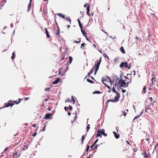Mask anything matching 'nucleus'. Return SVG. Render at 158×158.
<instances>
[{
	"label": "nucleus",
	"instance_id": "obj_64",
	"mask_svg": "<svg viewBox=\"0 0 158 158\" xmlns=\"http://www.w3.org/2000/svg\"><path fill=\"white\" fill-rule=\"evenodd\" d=\"M103 135L104 136L106 137L107 136V133H104L103 134Z\"/></svg>",
	"mask_w": 158,
	"mask_h": 158
},
{
	"label": "nucleus",
	"instance_id": "obj_13",
	"mask_svg": "<svg viewBox=\"0 0 158 158\" xmlns=\"http://www.w3.org/2000/svg\"><path fill=\"white\" fill-rule=\"evenodd\" d=\"M45 31V33L46 34L47 37L48 38H49L50 37V35L49 34V32L48 31V30L47 28H44Z\"/></svg>",
	"mask_w": 158,
	"mask_h": 158
},
{
	"label": "nucleus",
	"instance_id": "obj_39",
	"mask_svg": "<svg viewBox=\"0 0 158 158\" xmlns=\"http://www.w3.org/2000/svg\"><path fill=\"white\" fill-rule=\"evenodd\" d=\"M66 20H68L69 21L70 23V24H71V20L69 18H67V17H66Z\"/></svg>",
	"mask_w": 158,
	"mask_h": 158
},
{
	"label": "nucleus",
	"instance_id": "obj_17",
	"mask_svg": "<svg viewBox=\"0 0 158 158\" xmlns=\"http://www.w3.org/2000/svg\"><path fill=\"white\" fill-rule=\"evenodd\" d=\"M77 20L78 21V24H79V26L80 28H83V26L82 25V24L81 23V22L80 21V20L79 19H77Z\"/></svg>",
	"mask_w": 158,
	"mask_h": 158
},
{
	"label": "nucleus",
	"instance_id": "obj_6",
	"mask_svg": "<svg viewBox=\"0 0 158 158\" xmlns=\"http://www.w3.org/2000/svg\"><path fill=\"white\" fill-rule=\"evenodd\" d=\"M5 106L3 108L5 107H7L9 106H12L13 105V104H12L11 103H9V102H8L7 103H5Z\"/></svg>",
	"mask_w": 158,
	"mask_h": 158
},
{
	"label": "nucleus",
	"instance_id": "obj_45",
	"mask_svg": "<svg viewBox=\"0 0 158 158\" xmlns=\"http://www.w3.org/2000/svg\"><path fill=\"white\" fill-rule=\"evenodd\" d=\"M146 87H144L143 88V93L144 94H145V93L146 92Z\"/></svg>",
	"mask_w": 158,
	"mask_h": 158
},
{
	"label": "nucleus",
	"instance_id": "obj_42",
	"mask_svg": "<svg viewBox=\"0 0 158 158\" xmlns=\"http://www.w3.org/2000/svg\"><path fill=\"white\" fill-rule=\"evenodd\" d=\"M51 87H49V88H45V91H49L50 89H51Z\"/></svg>",
	"mask_w": 158,
	"mask_h": 158
},
{
	"label": "nucleus",
	"instance_id": "obj_48",
	"mask_svg": "<svg viewBox=\"0 0 158 158\" xmlns=\"http://www.w3.org/2000/svg\"><path fill=\"white\" fill-rule=\"evenodd\" d=\"M46 127V125H45L44 126V127H43V129L41 130V131H44L45 130V127Z\"/></svg>",
	"mask_w": 158,
	"mask_h": 158
},
{
	"label": "nucleus",
	"instance_id": "obj_62",
	"mask_svg": "<svg viewBox=\"0 0 158 158\" xmlns=\"http://www.w3.org/2000/svg\"><path fill=\"white\" fill-rule=\"evenodd\" d=\"M85 38H86V40H87V41H90V40H89V39L87 38V36L86 35V36H85Z\"/></svg>",
	"mask_w": 158,
	"mask_h": 158
},
{
	"label": "nucleus",
	"instance_id": "obj_57",
	"mask_svg": "<svg viewBox=\"0 0 158 158\" xmlns=\"http://www.w3.org/2000/svg\"><path fill=\"white\" fill-rule=\"evenodd\" d=\"M36 134H37L36 132H35L32 135V136L33 137H35V136H36Z\"/></svg>",
	"mask_w": 158,
	"mask_h": 158
},
{
	"label": "nucleus",
	"instance_id": "obj_49",
	"mask_svg": "<svg viewBox=\"0 0 158 158\" xmlns=\"http://www.w3.org/2000/svg\"><path fill=\"white\" fill-rule=\"evenodd\" d=\"M153 79L155 80H154L155 81H156V78H154V77H152V79L151 80V81L152 82V84H153Z\"/></svg>",
	"mask_w": 158,
	"mask_h": 158
},
{
	"label": "nucleus",
	"instance_id": "obj_3",
	"mask_svg": "<svg viewBox=\"0 0 158 158\" xmlns=\"http://www.w3.org/2000/svg\"><path fill=\"white\" fill-rule=\"evenodd\" d=\"M116 95L114 97V100L116 101V102H118L119 101V98L120 97V94L118 93H116Z\"/></svg>",
	"mask_w": 158,
	"mask_h": 158
},
{
	"label": "nucleus",
	"instance_id": "obj_10",
	"mask_svg": "<svg viewBox=\"0 0 158 158\" xmlns=\"http://www.w3.org/2000/svg\"><path fill=\"white\" fill-rule=\"evenodd\" d=\"M113 133L114 134V137L116 139H118L119 138V135L118 134H117L115 131H113Z\"/></svg>",
	"mask_w": 158,
	"mask_h": 158
},
{
	"label": "nucleus",
	"instance_id": "obj_44",
	"mask_svg": "<svg viewBox=\"0 0 158 158\" xmlns=\"http://www.w3.org/2000/svg\"><path fill=\"white\" fill-rule=\"evenodd\" d=\"M98 140V139H97L94 142V145H95Z\"/></svg>",
	"mask_w": 158,
	"mask_h": 158
},
{
	"label": "nucleus",
	"instance_id": "obj_46",
	"mask_svg": "<svg viewBox=\"0 0 158 158\" xmlns=\"http://www.w3.org/2000/svg\"><path fill=\"white\" fill-rule=\"evenodd\" d=\"M123 73L122 72L121 73H120V80H122L123 79L122 78V76H123Z\"/></svg>",
	"mask_w": 158,
	"mask_h": 158
},
{
	"label": "nucleus",
	"instance_id": "obj_8",
	"mask_svg": "<svg viewBox=\"0 0 158 158\" xmlns=\"http://www.w3.org/2000/svg\"><path fill=\"white\" fill-rule=\"evenodd\" d=\"M21 102V99H19V101H17V100L16 101H14L13 102H11L12 104H13V105L15 104H18L19 103Z\"/></svg>",
	"mask_w": 158,
	"mask_h": 158
},
{
	"label": "nucleus",
	"instance_id": "obj_36",
	"mask_svg": "<svg viewBox=\"0 0 158 158\" xmlns=\"http://www.w3.org/2000/svg\"><path fill=\"white\" fill-rule=\"evenodd\" d=\"M103 56L104 57H106L107 59H109V57L106 54H103Z\"/></svg>",
	"mask_w": 158,
	"mask_h": 158
},
{
	"label": "nucleus",
	"instance_id": "obj_31",
	"mask_svg": "<svg viewBox=\"0 0 158 158\" xmlns=\"http://www.w3.org/2000/svg\"><path fill=\"white\" fill-rule=\"evenodd\" d=\"M89 147H90L89 145H87V147H86V150H85V151H86V152H88L89 149Z\"/></svg>",
	"mask_w": 158,
	"mask_h": 158
},
{
	"label": "nucleus",
	"instance_id": "obj_33",
	"mask_svg": "<svg viewBox=\"0 0 158 158\" xmlns=\"http://www.w3.org/2000/svg\"><path fill=\"white\" fill-rule=\"evenodd\" d=\"M131 83V81H128L126 83V85H125V87H127L128 86V84Z\"/></svg>",
	"mask_w": 158,
	"mask_h": 158
},
{
	"label": "nucleus",
	"instance_id": "obj_26",
	"mask_svg": "<svg viewBox=\"0 0 158 158\" xmlns=\"http://www.w3.org/2000/svg\"><path fill=\"white\" fill-rule=\"evenodd\" d=\"M86 80L88 82H89L90 83L93 84L94 83V82L93 81L90 80L89 79H87Z\"/></svg>",
	"mask_w": 158,
	"mask_h": 158
},
{
	"label": "nucleus",
	"instance_id": "obj_28",
	"mask_svg": "<svg viewBox=\"0 0 158 158\" xmlns=\"http://www.w3.org/2000/svg\"><path fill=\"white\" fill-rule=\"evenodd\" d=\"M15 52H13L12 54V56L11 57V59H14L15 58Z\"/></svg>",
	"mask_w": 158,
	"mask_h": 158
},
{
	"label": "nucleus",
	"instance_id": "obj_52",
	"mask_svg": "<svg viewBox=\"0 0 158 158\" xmlns=\"http://www.w3.org/2000/svg\"><path fill=\"white\" fill-rule=\"evenodd\" d=\"M85 43H82L81 44V48L82 47H84L85 46Z\"/></svg>",
	"mask_w": 158,
	"mask_h": 158
},
{
	"label": "nucleus",
	"instance_id": "obj_63",
	"mask_svg": "<svg viewBox=\"0 0 158 158\" xmlns=\"http://www.w3.org/2000/svg\"><path fill=\"white\" fill-rule=\"evenodd\" d=\"M17 155V152L14 153L13 155V156L14 157V156H16Z\"/></svg>",
	"mask_w": 158,
	"mask_h": 158
},
{
	"label": "nucleus",
	"instance_id": "obj_16",
	"mask_svg": "<svg viewBox=\"0 0 158 158\" xmlns=\"http://www.w3.org/2000/svg\"><path fill=\"white\" fill-rule=\"evenodd\" d=\"M135 39L136 40V42L137 44L139 42H140V40H141V39L140 38L137 36L135 37Z\"/></svg>",
	"mask_w": 158,
	"mask_h": 158
},
{
	"label": "nucleus",
	"instance_id": "obj_58",
	"mask_svg": "<svg viewBox=\"0 0 158 158\" xmlns=\"http://www.w3.org/2000/svg\"><path fill=\"white\" fill-rule=\"evenodd\" d=\"M98 70L95 69V71L94 72V75H95L96 74V73H97V71H98Z\"/></svg>",
	"mask_w": 158,
	"mask_h": 158
},
{
	"label": "nucleus",
	"instance_id": "obj_20",
	"mask_svg": "<svg viewBox=\"0 0 158 158\" xmlns=\"http://www.w3.org/2000/svg\"><path fill=\"white\" fill-rule=\"evenodd\" d=\"M90 128V125L89 124H88L87 125V126L86 127V134H87V133L88 132Z\"/></svg>",
	"mask_w": 158,
	"mask_h": 158
},
{
	"label": "nucleus",
	"instance_id": "obj_60",
	"mask_svg": "<svg viewBox=\"0 0 158 158\" xmlns=\"http://www.w3.org/2000/svg\"><path fill=\"white\" fill-rule=\"evenodd\" d=\"M109 82H110V84L111 85H112V84H113V81H112L111 80H110V81H109Z\"/></svg>",
	"mask_w": 158,
	"mask_h": 158
},
{
	"label": "nucleus",
	"instance_id": "obj_53",
	"mask_svg": "<svg viewBox=\"0 0 158 158\" xmlns=\"http://www.w3.org/2000/svg\"><path fill=\"white\" fill-rule=\"evenodd\" d=\"M127 114V113H126V112H125V111H123V115L124 116H126Z\"/></svg>",
	"mask_w": 158,
	"mask_h": 158
},
{
	"label": "nucleus",
	"instance_id": "obj_25",
	"mask_svg": "<svg viewBox=\"0 0 158 158\" xmlns=\"http://www.w3.org/2000/svg\"><path fill=\"white\" fill-rule=\"evenodd\" d=\"M73 58L72 56H69V62L70 64H71Z\"/></svg>",
	"mask_w": 158,
	"mask_h": 158
},
{
	"label": "nucleus",
	"instance_id": "obj_37",
	"mask_svg": "<svg viewBox=\"0 0 158 158\" xmlns=\"http://www.w3.org/2000/svg\"><path fill=\"white\" fill-rule=\"evenodd\" d=\"M140 117V115H137L133 119V121H134L135 119L139 118Z\"/></svg>",
	"mask_w": 158,
	"mask_h": 158
},
{
	"label": "nucleus",
	"instance_id": "obj_35",
	"mask_svg": "<svg viewBox=\"0 0 158 158\" xmlns=\"http://www.w3.org/2000/svg\"><path fill=\"white\" fill-rule=\"evenodd\" d=\"M100 145V144H95V146L94 147V148H95V149H97L98 147Z\"/></svg>",
	"mask_w": 158,
	"mask_h": 158
},
{
	"label": "nucleus",
	"instance_id": "obj_18",
	"mask_svg": "<svg viewBox=\"0 0 158 158\" xmlns=\"http://www.w3.org/2000/svg\"><path fill=\"white\" fill-rule=\"evenodd\" d=\"M120 50L121 52L123 54L125 53V51L124 49V48L123 47H121L120 48Z\"/></svg>",
	"mask_w": 158,
	"mask_h": 158
},
{
	"label": "nucleus",
	"instance_id": "obj_21",
	"mask_svg": "<svg viewBox=\"0 0 158 158\" xmlns=\"http://www.w3.org/2000/svg\"><path fill=\"white\" fill-rule=\"evenodd\" d=\"M57 27H58V31L57 30H56V31H57V32L56 33V34L57 35L59 36V35L60 32V28H59L58 26H57Z\"/></svg>",
	"mask_w": 158,
	"mask_h": 158
},
{
	"label": "nucleus",
	"instance_id": "obj_2",
	"mask_svg": "<svg viewBox=\"0 0 158 158\" xmlns=\"http://www.w3.org/2000/svg\"><path fill=\"white\" fill-rule=\"evenodd\" d=\"M126 80H123V79L120 80H119L118 81V83L119 84H121L119 86V88L120 89H122L121 87H123L125 86V85L126 84V82H125Z\"/></svg>",
	"mask_w": 158,
	"mask_h": 158
},
{
	"label": "nucleus",
	"instance_id": "obj_61",
	"mask_svg": "<svg viewBox=\"0 0 158 158\" xmlns=\"http://www.w3.org/2000/svg\"><path fill=\"white\" fill-rule=\"evenodd\" d=\"M36 124L35 123L33 124L31 126V127H36Z\"/></svg>",
	"mask_w": 158,
	"mask_h": 158
},
{
	"label": "nucleus",
	"instance_id": "obj_30",
	"mask_svg": "<svg viewBox=\"0 0 158 158\" xmlns=\"http://www.w3.org/2000/svg\"><path fill=\"white\" fill-rule=\"evenodd\" d=\"M71 100L73 102V104H74L75 103V100L73 98V96H71Z\"/></svg>",
	"mask_w": 158,
	"mask_h": 158
},
{
	"label": "nucleus",
	"instance_id": "obj_56",
	"mask_svg": "<svg viewBox=\"0 0 158 158\" xmlns=\"http://www.w3.org/2000/svg\"><path fill=\"white\" fill-rule=\"evenodd\" d=\"M122 92L123 93H125L126 92V90L125 89H122Z\"/></svg>",
	"mask_w": 158,
	"mask_h": 158
},
{
	"label": "nucleus",
	"instance_id": "obj_43",
	"mask_svg": "<svg viewBox=\"0 0 158 158\" xmlns=\"http://www.w3.org/2000/svg\"><path fill=\"white\" fill-rule=\"evenodd\" d=\"M65 102H71L70 101V99L69 98H68L65 101Z\"/></svg>",
	"mask_w": 158,
	"mask_h": 158
},
{
	"label": "nucleus",
	"instance_id": "obj_59",
	"mask_svg": "<svg viewBox=\"0 0 158 158\" xmlns=\"http://www.w3.org/2000/svg\"><path fill=\"white\" fill-rule=\"evenodd\" d=\"M151 109V108L148 107V106H147L145 107V109L148 110V109Z\"/></svg>",
	"mask_w": 158,
	"mask_h": 158
},
{
	"label": "nucleus",
	"instance_id": "obj_55",
	"mask_svg": "<svg viewBox=\"0 0 158 158\" xmlns=\"http://www.w3.org/2000/svg\"><path fill=\"white\" fill-rule=\"evenodd\" d=\"M100 62H97V64H96L97 65H98V66H100Z\"/></svg>",
	"mask_w": 158,
	"mask_h": 158
},
{
	"label": "nucleus",
	"instance_id": "obj_11",
	"mask_svg": "<svg viewBox=\"0 0 158 158\" xmlns=\"http://www.w3.org/2000/svg\"><path fill=\"white\" fill-rule=\"evenodd\" d=\"M32 0H30V2L28 5V8L27 10V12H28L30 11L31 6V2Z\"/></svg>",
	"mask_w": 158,
	"mask_h": 158
},
{
	"label": "nucleus",
	"instance_id": "obj_5",
	"mask_svg": "<svg viewBox=\"0 0 158 158\" xmlns=\"http://www.w3.org/2000/svg\"><path fill=\"white\" fill-rule=\"evenodd\" d=\"M90 6L88 4V6H87L86 10H87V14L89 17L90 16V14L89 13V10H90Z\"/></svg>",
	"mask_w": 158,
	"mask_h": 158
},
{
	"label": "nucleus",
	"instance_id": "obj_24",
	"mask_svg": "<svg viewBox=\"0 0 158 158\" xmlns=\"http://www.w3.org/2000/svg\"><path fill=\"white\" fill-rule=\"evenodd\" d=\"M112 90L114 93H115V94L117 93H118L116 91L115 89V88L114 86H113Z\"/></svg>",
	"mask_w": 158,
	"mask_h": 158
},
{
	"label": "nucleus",
	"instance_id": "obj_14",
	"mask_svg": "<svg viewBox=\"0 0 158 158\" xmlns=\"http://www.w3.org/2000/svg\"><path fill=\"white\" fill-rule=\"evenodd\" d=\"M81 30L83 35L84 36H86L87 33L85 32L84 30L83 29V28H81Z\"/></svg>",
	"mask_w": 158,
	"mask_h": 158
},
{
	"label": "nucleus",
	"instance_id": "obj_54",
	"mask_svg": "<svg viewBox=\"0 0 158 158\" xmlns=\"http://www.w3.org/2000/svg\"><path fill=\"white\" fill-rule=\"evenodd\" d=\"M69 108L70 110H73V107L72 106L69 105Z\"/></svg>",
	"mask_w": 158,
	"mask_h": 158
},
{
	"label": "nucleus",
	"instance_id": "obj_22",
	"mask_svg": "<svg viewBox=\"0 0 158 158\" xmlns=\"http://www.w3.org/2000/svg\"><path fill=\"white\" fill-rule=\"evenodd\" d=\"M99 131H100V132L101 135H103V134L105 133V130L103 129H100V130H99Z\"/></svg>",
	"mask_w": 158,
	"mask_h": 158
},
{
	"label": "nucleus",
	"instance_id": "obj_47",
	"mask_svg": "<svg viewBox=\"0 0 158 158\" xmlns=\"http://www.w3.org/2000/svg\"><path fill=\"white\" fill-rule=\"evenodd\" d=\"M85 135H83L82 136L81 139H83V140H84V139H85Z\"/></svg>",
	"mask_w": 158,
	"mask_h": 158
},
{
	"label": "nucleus",
	"instance_id": "obj_41",
	"mask_svg": "<svg viewBox=\"0 0 158 158\" xmlns=\"http://www.w3.org/2000/svg\"><path fill=\"white\" fill-rule=\"evenodd\" d=\"M104 81H106V79L104 78V77H102V83H103V82H104Z\"/></svg>",
	"mask_w": 158,
	"mask_h": 158
},
{
	"label": "nucleus",
	"instance_id": "obj_1",
	"mask_svg": "<svg viewBox=\"0 0 158 158\" xmlns=\"http://www.w3.org/2000/svg\"><path fill=\"white\" fill-rule=\"evenodd\" d=\"M124 66H125L126 68H128V69H130L131 67V65L130 64L128 65V63L126 61L124 62H122L120 64L119 67L120 68H123Z\"/></svg>",
	"mask_w": 158,
	"mask_h": 158
},
{
	"label": "nucleus",
	"instance_id": "obj_12",
	"mask_svg": "<svg viewBox=\"0 0 158 158\" xmlns=\"http://www.w3.org/2000/svg\"><path fill=\"white\" fill-rule=\"evenodd\" d=\"M94 68H93L92 69H91L90 71L88 73L87 75V76H86L84 78V79H85L88 76H89L94 71Z\"/></svg>",
	"mask_w": 158,
	"mask_h": 158
},
{
	"label": "nucleus",
	"instance_id": "obj_40",
	"mask_svg": "<svg viewBox=\"0 0 158 158\" xmlns=\"http://www.w3.org/2000/svg\"><path fill=\"white\" fill-rule=\"evenodd\" d=\"M79 41H74V42H75L76 43H77V44H78L79 43L80 41H81V38H79Z\"/></svg>",
	"mask_w": 158,
	"mask_h": 158
},
{
	"label": "nucleus",
	"instance_id": "obj_15",
	"mask_svg": "<svg viewBox=\"0 0 158 158\" xmlns=\"http://www.w3.org/2000/svg\"><path fill=\"white\" fill-rule=\"evenodd\" d=\"M143 152L142 153V155H143V157L144 158H147V155L146 153V152L145 150L143 151Z\"/></svg>",
	"mask_w": 158,
	"mask_h": 158
},
{
	"label": "nucleus",
	"instance_id": "obj_29",
	"mask_svg": "<svg viewBox=\"0 0 158 158\" xmlns=\"http://www.w3.org/2000/svg\"><path fill=\"white\" fill-rule=\"evenodd\" d=\"M61 69H58L59 73H58V75H59V74H61V76H63L64 75H63V74H61Z\"/></svg>",
	"mask_w": 158,
	"mask_h": 158
},
{
	"label": "nucleus",
	"instance_id": "obj_7",
	"mask_svg": "<svg viewBox=\"0 0 158 158\" xmlns=\"http://www.w3.org/2000/svg\"><path fill=\"white\" fill-rule=\"evenodd\" d=\"M60 80V78H57L56 79L52 82V84L55 85L57 84Z\"/></svg>",
	"mask_w": 158,
	"mask_h": 158
},
{
	"label": "nucleus",
	"instance_id": "obj_32",
	"mask_svg": "<svg viewBox=\"0 0 158 158\" xmlns=\"http://www.w3.org/2000/svg\"><path fill=\"white\" fill-rule=\"evenodd\" d=\"M95 69L98 70L99 68V66L97 65L96 64H94Z\"/></svg>",
	"mask_w": 158,
	"mask_h": 158
},
{
	"label": "nucleus",
	"instance_id": "obj_27",
	"mask_svg": "<svg viewBox=\"0 0 158 158\" xmlns=\"http://www.w3.org/2000/svg\"><path fill=\"white\" fill-rule=\"evenodd\" d=\"M102 93V92L99 91H96L93 92V94H100Z\"/></svg>",
	"mask_w": 158,
	"mask_h": 158
},
{
	"label": "nucleus",
	"instance_id": "obj_19",
	"mask_svg": "<svg viewBox=\"0 0 158 158\" xmlns=\"http://www.w3.org/2000/svg\"><path fill=\"white\" fill-rule=\"evenodd\" d=\"M109 102H115L116 101L114 100V99H113V100H111V99H109V100H107L106 101V104H107H107L108 103H109Z\"/></svg>",
	"mask_w": 158,
	"mask_h": 158
},
{
	"label": "nucleus",
	"instance_id": "obj_23",
	"mask_svg": "<svg viewBox=\"0 0 158 158\" xmlns=\"http://www.w3.org/2000/svg\"><path fill=\"white\" fill-rule=\"evenodd\" d=\"M58 15L60 17H61L63 19H65V16L64 15H62L61 13H58Z\"/></svg>",
	"mask_w": 158,
	"mask_h": 158
},
{
	"label": "nucleus",
	"instance_id": "obj_51",
	"mask_svg": "<svg viewBox=\"0 0 158 158\" xmlns=\"http://www.w3.org/2000/svg\"><path fill=\"white\" fill-rule=\"evenodd\" d=\"M90 77H91V78L92 79H93V80H94V81H96L97 83H98V82H97V81H96L95 80L94 78V77H93L92 76H90Z\"/></svg>",
	"mask_w": 158,
	"mask_h": 158
},
{
	"label": "nucleus",
	"instance_id": "obj_50",
	"mask_svg": "<svg viewBox=\"0 0 158 158\" xmlns=\"http://www.w3.org/2000/svg\"><path fill=\"white\" fill-rule=\"evenodd\" d=\"M95 145H94V144L93 143V144L91 146V149L92 150L95 149V148H94V146Z\"/></svg>",
	"mask_w": 158,
	"mask_h": 158
},
{
	"label": "nucleus",
	"instance_id": "obj_4",
	"mask_svg": "<svg viewBox=\"0 0 158 158\" xmlns=\"http://www.w3.org/2000/svg\"><path fill=\"white\" fill-rule=\"evenodd\" d=\"M53 114L52 113L46 114L45 115V116L44 117V119H49L51 118V116Z\"/></svg>",
	"mask_w": 158,
	"mask_h": 158
},
{
	"label": "nucleus",
	"instance_id": "obj_34",
	"mask_svg": "<svg viewBox=\"0 0 158 158\" xmlns=\"http://www.w3.org/2000/svg\"><path fill=\"white\" fill-rule=\"evenodd\" d=\"M113 86L115 87V88L116 87H118V85L117 83V82H115V83L114 84Z\"/></svg>",
	"mask_w": 158,
	"mask_h": 158
},
{
	"label": "nucleus",
	"instance_id": "obj_9",
	"mask_svg": "<svg viewBox=\"0 0 158 158\" xmlns=\"http://www.w3.org/2000/svg\"><path fill=\"white\" fill-rule=\"evenodd\" d=\"M101 135V134L100 132V131H99V129H98L97 131V134L96 135L95 138H97L99 137L100 136V138H101L102 137V136Z\"/></svg>",
	"mask_w": 158,
	"mask_h": 158
},
{
	"label": "nucleus",
	"instance_id": "obj_38",
	"mask_svg": "<svg viewBox=\"0 0 158 158\" xmlns=\"http://www.w3.org/2000/svg\"><path fill=\"white\" fill-rule=\"evenodd\" d=\"M115 77L116 78L115 79V82H117V81L118 80H119L120 78L118 77H117L116 75L115 76Z\"/></svg>",
	"mask_w": 158,
	"mask_h": 158
}]
</instances>
